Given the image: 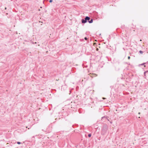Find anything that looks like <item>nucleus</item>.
I'll use <instances>...</instances> for the list:
<instances>
[{
    "mask_svg": "<svg viewBox=\"0 0 148 148\" xmlns=\"http://www.w3.org/2000/svg\"><path fill=\"white\" fill-rule=\"evenodd\" d=\"M97 50H98V48H97Z\"/></svg>",
    "mask_w": 148,
    "mask_h": 148,
    "instance_id": "nucleus-14",
    "label": "nucleus"
},
{
    "mask_svg": "<svg viewBox=\"0 0 148 148\" xmlns=\"http://www.w3.org/2000/svg\"><path fill=\"white\" fill-rule=\"evenodd\" d=\"M52 1H53V0H50L49 1V2L50 3H51V2H52Z\"/></svg>",
    "mask_w": 148,
    "mask_h": 148,
    "instance_id": "nucleus-10",
    "label": "nucleus"
},
{
    "mask_svg": "<svg viewBox=\"0 0 148 148\" xmlns=\"http://www.w3.org/2000/svg\"><path fill=\"white\" fill-rule=\"evenodd\" d=\"M5 9H6V8H5Z\"/></svg>",
    "mask_w": 148,
    "mask_h": 148,
    "instance_id": "nucleus-16",
    "label": "nucleus"
},
{
    "mask_svg": "<svg viewBox=\"0 0 148 148\" xmlns=\"http://www.w3.org/2000/svg\"><path fill=\"white\" fill-rule=\"evenodd\" d=\"M17 143L18 144H21V143L20 142H17Z\"/></svg>",
    "mask_w": 148,
    "mask_h": 148,
    "instance_id": "nucleus-8",
    "label": "nucleus"
},
{
    "mask_svg": "<svg viewBox=\"0 0 148 148\" xmlns=\"http://www.w3.org/2000/svg\"><path fill=\"white\" fill-rule=\"evenodd\" d=\"M140 114V112H139L138 113V114Z\"/></svg>",
    "mask_w": 148,
    "mask_h": 148,
    "instance_id": "nucleus-15",
    "label": "nucleus"
},
{
    "mask_svg": "<svg viewBox=\"0 0 148 148\" xmlns=\"http://www.w3.org/2000/svg\"><path fill=\"white\" fill-rule=\"evenodd\" d=\"M108 118V117L107 116H104L102 117V119H103L104 118H105L106 119L108 120V121H109V120Z\"/></svg>",
    "mask_w": 148,
    "mask_h": 148,
    "instance_id": "nucleus-3",
    "label": "nucleus"
},
{
    "mask_svg": "<svg viewBox=\"0 0 148 148\" xmlns=\"http://www.w3.org/2000/svg\"><path fill=\"white\" fill-rule=\"evenodd\" d=\"M85 17H87L88 18H87V19H86V21H88H88H89V20H90V17L88 16H86Z\"/></svg>",
    "mask_w": 148,
    "mask_h": 148,
    "instance_id": "nucleus-4",
    "label": "nucleus"
},
{
    "mask_svg": "<svg viewBox=\"0 0 148 148\" xmlns=\"http://www.w3.org/2000/svg\"><path fill=\"white\" fill-rule=\"evenodd\" d=\"M147 73H148V71H145L144 72V75L145 76L146 75V74Z\"/></svg>",
    "mask_w": 148,
    "mask_h": 148,
    "instance_id": "nucleus-5",
    "label": "nucleus"
},
{
    "mask_svg": "<svg viewBox=\"0 0 148 148\" xmlns=\"http://www.w3.org/2000/svg\"><path fill=\"white\" fill-rule=\"evenodd\" d=\"M93 19H90V20H89V21H88V22L90 23H91L93 22Z\"/></svg>",
    "mask_w": 148,
    "mask_h": 148,
    "instance_id": "nucleus-2",
    "label": "nucleus"
},
{
    "mask_svg": "<svg viewBox=\"0 0 148 148\" xmlns=\"http://www.w3.org/2000/svg\"><path fill=\"white\" fill-rule=\"evenodd\" d=\"M139 53L141 54H142L143 53V52L142 51H139Z\"/></svg>",
    "mask_w": 148,
    "mask_h": 148,
    "instance_id": "nucleus-7",
    "label": "nucleus"
},
{
    "mask_svg": "<svg viewBox=\"0 0 148 148\" xmlns=\"http://www.w3.org/2000/svg\"><path fill=\"white\" fill-rule=\"evenodd\" d=\"M88 137H90L91 136V134H89L88 135Z\"/></svg>",
    "mask_w": 148,
    "mask_h": 148,
    "instance_id": "nucleus-6",
    "label": "nucleus"
},
{
    "mask_svg": "<svg viewBox=\"0 0 148 148\" xmlns=\"http://www.w3.org/2000/svg\"><path fill=\"white\" fill-rule=\"evenodd\" d=\"M146 64V63H143V64H141V65H144V64Z\"/></svg>",
    "mask_w": 148,
    "mask_h": 148,
    "instance_id": "nucleus-9",
    "label": "nucleus"
},
{
    "mask_svg": "<svg viewBox=\"0 0 148 148\" xmlns=\"http://www.w3.org/2000/svg\"><path fill=\"white\" fill-rule=\"evenodd\" d=\"M88 18L87 17H85L84 19H82V22L83 23H86L87 21H86L87 19Z\"/></svg>",
    "mask_w": 148,
    "mask_h": 148,
    "instance_id": "nucleus-1",
    "label": "nucleus"
},
{
    "mask_svg": "<svg viewBox=\"0 0 148 148\" xmlns=\"http://www.w3.org/2000/svg\"><path fill=\"white\" fill-rule=\"evenodd\" d=\"M110 123H112V121H110Z\"/></svg>",
    "mask_w": 148,
    "mask_h": 148,
    "instance_id": "nucleus-13",
    "label": "nucleus"
},
{
    "mask_svg": "<svg viewBox=\"0 0 148 148\" xmlns=\"http://www.w3.org/2000/svg\"><path fill=\"white\" fill-rule=\"evenodd\" d=\"M84 39L85 40H86L88 39V38L87 37H85L84 38Z\"/></svg>",
    "mask_w": 148,
    "mask_h": 148,
    "instance_id": "nucleus-11",
    "label": "nucleus"
},
{
    "mask_svg": "<svg viewBox=\"0 0 148 148\" xmlns=\"http://www.w3.org/2000/svg\"><path fill=\"white\" fill-rule=\"evenodd\" d=\"M130 56H129L128 57V59H130Z\"/></svg>",
    "mask_w": 148,
    "mask_h": 148,
    "instance_id": "nucleus-12",
    "label": "nucleus"
}]
</instances>
